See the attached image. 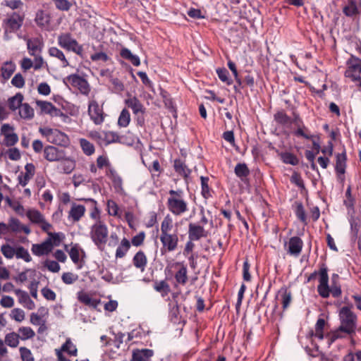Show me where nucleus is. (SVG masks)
Wrapping results in <instances>:
<instances>
[{
	"label": "nucleus",
	"instance_id": "1",
	"mask_svg": "<svg viewBox=\"0 0 361 361\" xmlns=\"http://www.w3.org/2000/svg\"><path fill=\"white\" fill-rule=\"evenodd\" d=\"M319 281L317 292L323 298H328L330 294L334 298H338L342 293L341 287L339 283H331L329 285L328 268L325 264L320 266L319 270Z\"/></svg>",
	"mask_w": 361,
	"mask_h": 361
},
{
	"label": "nucleus",
	"instance_id": "2",
	"mask_svg": "<svg viewBox=\"0 0 361 361\" xmlns=\"http://www.w3.org/2000/svg\"><path fill=\"white\" fill-rule=\"evenodd\" d=\"M338 318L340 321V330L349 336L355 334L357 329V315L348 306H344L339 310Z\"/></svg>",
	"mask_w": 361,
	"mask_h": 361
},
{
	"label": "nucleus",
	"instance_id": "3",
	"mask_svg": "<svg viewBox=\"0 0 361 361\" xmlns=\"http://www.w3.org/2000/svg\"><path fill=\"white\" fill-rule=\"evenodd\" d=\"M109 231L107 226L102 221H98L90 228V236L97 247L102 250L108 240Z\"/></svg>",
	"mask_w": 361,
	"mask_h": 361
},
{
	"label": "nucleus",
	"instance_id": "4",
	"mask_svg": "<svg viewBox=\"0 0 361 361\" xmlns=\"http://www.w3.org/2000/svg\"><path fill=\"white\" fill-rule=\"evenodd\" d=\"M39 131L50 143L66 147L70 142L68 135L58 129L45 127L39 128Z\"/></svg>",
	"mask_w": 361,
	"mask_h": 361
},
{
	"label": "nucleus",
	"instance_id": "5",
	"mask_svg": "<svg viewBox=\"0 0 361 361\" xmlns=\"http://www.w3.org/2000/svg\"><path fill=\"white\" fill-rule=\"evenodd\" d=\"M346 64L347 69L344 73L345 77L350 78L353 82H357V86L361 90V59L352 55L347 61Z\"/></svg>",
	"mask_w": 361,
	"mask_h": 361
},
{
	"label": "nucleus",
	"instance_id": "6",
	"mask_svg": "<svg viewBox=\"0 0 361 361\" xmlns=\"http://www.w3.org/2000/svg\"><path fill=\"white\" fill-rule=\"evenodd\" d=\"M160 241L162 244V247L161 248V255H164L167 252H173L174 251L177 247L178 243V237L177 233H168V234H161L160 235Z\"/></svg>",
	"mask_w": 361,
	"mask_h": 361
},
{
	"label": "nucleus",
	"instance_id": "7",
	"mask_svg": "<svg viewBox=\"0 0 361 361\" xmlns=\"http://www.w3.org/2000/svg\"><path fill=\"white\" fill-rule=\"evenodd\" d=\"M69 82L73 87L78 88L83 94H88L90 87L87 81L77 74H71L63 79V83L68 85Z\"/></svg>",
	"mask_w": 361,
	"mask_h": 361
},
{
	"label": "nucleus",
	"instance_id": "8",
	"mask_svg": "<svg viewBox=\"0 0 361 361\" xmlns=\"http://www.w3.org/2000/svg\"><path fill=\"white\" fill-rule=\"evenodd\" d=\"M173 267H180L179 269L175 274V279L176 282L179 284L185 285L188 281V270L186 266L183 264V262H176L173 264H168L164 269L165 274H171V268Z\"/></svg>",
	"mask_w": 361,
	"mask_h": 361
},
{
	"label": "nucleus",
	"instance_id": "9",
	"mask_svg": "<svg viewBox=\"0 0 361 361\" xmlns=\"http://www.w3.org/2000/svg\"><path fill=\"white\" fill-rule=\"evenodd\" d=\"M88 114L95 125H100L104 121L105 114L102 106L96 100H91L88 104Z\"/></svg>",
	"mask_w": 361,
	"mask_h": 361
},
{
	"label": "nucleus",
	"instance_id": "10",
	"mask_svg": "<svg viewBox=\"0 0 361 361\" xmlns=\"http://www.w3.org/2000/svg\"><path fill=\"white\" fill-rule=\"evenodd\" d=\"M166 204L168 209L176 216H179L188 210L187 203L181 197H169Z\"/></svg>",
	"mask_w": 361,
	"mask_h": 361
},
{
	"label": "nucleus",
	"instance_id": "11",
	"mask_svg": "<svg viewBox=\"0 0 361 361\" xmlns=\"http://www.w3.org/2000/svg\"><path fill=\"white\" fill-rule=\"evenodd\" d=\"M24 15L13 12L9 18L4 20L7 30L10 32H16L22 27L24 21Z\"/></svg>",
	"mask_w": 361,
	"mask_h": 361
},
{
	"label": "nucleus",
	"instance_id": "12",
	"mask_svg": "<svg viewBox=\"0 0 361 361\" xmlns=\"http://www.w3.org/2000/svg\"><path fill=\"white\" fill-rule=\"evenodd\" d=\"M44 157L49 161H59L65 159V152L52 145L44 148Z\"/></svg>",
	"mask_w": 361,
	"mask_h": 361
},
{
	"label": "nucleus",
	"instance_id": "13",
	"mask_svg": "<svg viewBox=\"0 0 361 361\" xmlns=\"http://www.w3.org/2000/svg\"><path fill=\"white\" fill-rule=\"evenodd\" d=\"M188 233L189 240L198 241L202 238H206L208 235V231L204 229L203 226L190 223Z\"/></svg>",
	"mask_w": 361,
	"mask_h": 361
},
{
	"label": "nucleus",
	"instance_id": "14",
	"mask_svg": "<svg viewBox=\"0 0 361 361\" xmlns=\"http://www.w3.org/2000/svg\"><path fill=\"white\" fill-rule=\"evenodd\" d=\"M303 247V241L298 236H293L288 243V254L294 257H298Z\"/></svg>",
	"mask_w": 361,
	"mask_h": 361
},
{
	"label": "nucleus",
	"instance_id": "15",
	"mask_svg": "<svg viewBox=\"0 0 361 361\" xmlns=\"http://www.w3.org/2000/svg\"><path fill=\"white\" fill-rule=\"evenodd\" d=\"M53 248L51 240L47 239L40 244H33L32 245V252L36 256H42L49 253Z\"/></svg>",
	"mask_w": 361,
	"mask_h": 361
},
{
	"label": "nucleus",
	"instance_id": "16",
	"mask_svg": "<svg viewBox=\"0 0 361 361\" xmlns=\"http://www.w3.org/2000/svg\"><path fill=\"white\" fill-rule=\"evenodd\" d=\"M35 22L39 27L47 28L51 24L50 13L42 9L38 10L35 14Z\"/></svg>",
	"mask_w": 361,
	"mask_h": 361
},
{
	"label": "nucleus",
	"instance_id": "17",
	"mask_svg": "<svg viewBox=\"0 0 361 361\" xmlns=\"http://www.w3.org/2000/svg\"><path fill=\"white\" fill-rule=\"evenodd\" d=\"M292 123H293L298 127V128L294 132L295 135L298 137H302L307 140H310L312 138V135H310L305 132L304 130H307V129L303 125V121L300 118L299 114L293 113V118H292Z\"/></svg>",
	"mask_w": 361,
	"mask_h": 361
},
{
	"label": "nucleus",
	"instance_id": "18",
	"mask_svg": "<svg viewBox=\"0 0 361 361\" xmlns=\"http://www.w3.org/2000/svg\"><path fill=\"white\" fill-rule=\"evenodd\" d=\"M346 161H347V155L345 152V149L343 150L342 153H338L336 156V166L335 171L339 178L343 180L344 177H341L345 172L346 168Z\"/></svg>",
	"mask_w": 361,
	"mask_h": 361
},
{
	"label": "nucleus",
	"instance_id": "19",
	"mask_svg": "<svg viewBox=\"0 0 361 361\" xmlns=\"http://www.w3.org/2000/svg\"><path fill=\"white\" fill-rule=\"evenodd\" d=\"M77 42V40L72 37L71 33H62L58 37L59 45L67 51H71Z\"/></svg>",
	"mask_w": 361,
	"mask_h": 361
},
{
	"label": "nucleus",
	"instance_id": "20",
	"mask_svg": "<svg viewBox=\"0 0 361 361\" xmlns=\"http://www.w3.org/2000/svg\"><path fill=\"white\" fill-rule=\"evenodd\" d=\"M25 173L21 172L18 176V183L23 187H25L33 177L35 168L33 164L27 163L25 166Z\"/></svg>",
	"mask_w": 361,
	"mask_h": 361
},
{
	"label": "nucleus",
	"instance_id": "21",
	"mask_svg": "<svg viewBox=\"0 0 361 361\" xmlns=\"http://www.w3.org/2000/svg\"><path fill=\"white\" fill-rule=\"evenodd\" d=\"M125 104L132 109L135 115L138 114H144L145 113V108L136 97H130L125 99Z\"/></svg>",
	"mask_w": 361,
	"mask_h": 361
},
{
	"label": "nucleus",
	"instance_id": "22",
	"mask_svg": "<svg viewBox=\"0 0 361 361\" xmlns=\"http://www.w3.org/2000/svg\"><path fill=\"white\" fill-rule=\"evenodd\" d=\"M154 355V351L151 349H136L133 351L131 361H149Z\"/></svg>",
	"mask_w": 361,
	"mask_h": 361
},
{
	"label": "nucleus",
	"instance_id": "23",
	"mask_svg": "<svg viewBox=\"0 0 361 361\" xmlns=\"http://www.w3.org/2000/svg\"><path fill=\"white\" fill-rule=\"evenodd\" d=\"M85 213V207L84 205L73 203L68 212V219H71L73 222H77L80 220Z\"/></svg>",
	"mask_w": 361,
	"mask_h": 361
},
{
	"label": "nucleus",
	"instance_id": "24",
	"mask_svg": "<svg viewBox=\"0 0 361 361\" xmlns=\"http://www.w3.org/2000/svg\"><path fill=\"white\" fill-rule=\"evenodd\" d=\"M77 298L80 302L92 308L96 309L100 302L99 300L91 298L87 293L80 290L77 293Z\"/></svg>",
	"mask_w": 361,
	"mask_h": 361
},
{
	"label": "nucleus",
	"instance_id": "25",
	"mask_svg": "<svg viewBox=\"0 0 361 361\" xmlns=\"http://www.w3.org/2000/svg\"><path fill=\"white\" fill-rule=\"evenodd\" d=\"M43 46V42L38 37L29 39L27 41L28 52L31 56H35L37 52L40 53Z\"/></svg>",
	"mask_w": 361,
	"mask_h": 361
},
{
	"label": "nucleus",
	"instance_id": "26",
	"mask_svg": "<svg viewBox=\"0 0 361 361\" xmlns=\"http://www.w3.org/2000/svg\"><path fill=\"white\" fill-rule=\"evenodd\" d=\"M173 168L178 175L185 178H188L191 173V170L188 169L185 162L180 159H176L174 160Z\"/></svg>",
	"mask_w": 361,
	"mask_h": 361
},
{
	"label": "nucleus",
	"instance_id": "27",
	"mask_svg": "<svg viewBox=\"0 0 361 361\" xmlns=\"http://www.w3.org/2000/svg\"><path fill=\"white\" fill-rule=\"evenodd\" d=\"M234 173L241 181L248 182L247 177L250 175V169L245 163H238L234 169Z\"/></svg>",
	"mask_w": 361,
	"mask_h": 361
},
{
	"label": "nucleus",
	"instance_id": "28",
	"mask_svg": "<svg viewBox=\"0 0 361 361\" xmlns=\"http://www.w3.org/2000/svg\"><path fill=\"white\" fill-rule=\"evenodd\" d=\"M133 264L136 268L140 269L141 271H144L147 264V259L142 250L135 253L133 258Z\"/></svg>",
	"mask_w": 361,
	"mask_h": 361
},
{
	"label": "nucleus",
	"instance_id": "29",
	"mask_svg": "<svg viewBox=\"0 0 361 361\" xmlns=\"http://www.w3.org/2000/svg\"><path fill=\"white\" fill-rule=\"evenodd\" d=\"M16 293L18 296L19 302L24 304L26 308L33 310L35 307V302L31 300L26 291L18 289L16 290Z\"/></svg>",
	"mask_w": 361,
	"mask_h": 361
},
{
	"label": "nucleus",
	"instance_id": "30",
	"mask_svg": "<svg viewBox=\"0 0 361 361\" xmlns=\"http://www.w3.org/2000/svg\"><path fill=\"white\" fill-rule=\"evenodd\" d=\"M350 225V238L352 240L357 238L359 231L361 228V219L359 217L351 216L349 219Z\"/></svg>",
	"mask_w": 361,
	"mask_h": 361
},
{
	"label": "nucleus",
	"instance_id": "31",
	"mask_svg": "<svg viewBox=\"0 0 361 361\" xmlns=\"http://www.w3.org/2000/svg\"><path fill=\"white\" fill-rule=\"evenodd\" d=\"M279 295L281 297L283 310H286L289 307L292 301L291 291L286 287H282L279 290Z\"/></svg>",
	"mask_w": 361,
	"mask_h": 361
},
{
	"label": "nucleus",
	"instance_id": "32",
	"mask_svg": "<svg viewBox=\"0 0 361 361\" xmlns=\"http://www.w3.org/2000/svg\"><path fill=\"white\" fill-rule=\"evenodd\" d=\"M121 56L130 61L133 66H138L140 64V59L137 55L133 54L130 49L123 47L120 51Z\"/></svg>",
	"mask_w": 361,
	"mask_h": 361
},
{
	"label": "nucleus",
	"instance_id": "33",
	"mask_svg": "<svg viewBox=\"0 0 361 361\" xmlns=\"http://www.w3.org/2000/svg\"><path fill=\"white\" fill-rule=\"evenodd\" d=\"M130 248V242L127 238H123L116 250V258L118 259L124 257Z\"/></svg>",
	"mask_w": 361,
	"mask_h": 361
},
{
	"label": "nucleus",
	"instance_id": "34",
	"mask_svg": "<svg viewBox=\"0 0 361 361\" xmlns=\"http://www.w3.org/2000/svg\"><path fill=\"white\" fill-rule=\"evenodd\" d=\"M16 70V65L12 61H6L1 68V76L5 80H8Z\"/></svg>",
	"mask_w": 361,
	"mask_h": 361
},
{
	"label": "nucleus",
	"instance_id": "35",
	"mask_svg": "<svg viewBox=\"0 0 361 361\" xmlns=\"http://www.w3.org/2000/svg\"><path fill=\"white\" fill-rule=\"evenodd\" d=\"M279 157L283 163L296 166L299 164V159L294 154L289 152H282L279 154Z\"/></svg>",
	"mask_w": 361,
	"mask_h": 361
},
{
	"label": "nucleus",
	"instance_id": "36",
	"mask_svg": "<svg viewBox=\"0 0 361 361\" xmlns=\"http://www.w3.org/2000/svg\"><path fill=\"white\" fill-rule=\"evenodd\" d=\"M23 95L20 93H16L13 97H10L8 99V105L11 111H16L23 104Z\"/></svg>",
	"mask_w": 361,
	"mask_h": 361
},
{
	"label": "nucleus",
	"instance_id": "37",
	"mask_svg": "<svg viewBox=\"0 0 361 361\" xmlns=\"http://www.w3.org/2000/svg\"><path fill=\"white\" fill-rule=\"evenodd\" d=\"M26 216L32 223L36 224H39L44 219V215L39 210L35 209H28Z\"/></svg>",
	"mask_w": 361,
	"mask_h": 361
},
{
	"label": "nucleus",
	"instance_id": "38",
	"mask_svg": "<svg viewBox=\"0 0 361 361\" xmlns=\"http://www.w3.org/2000/svg\"><path fill=\"white\" fill-rule=\"evenodd\" d=\"M48 52H49V54L51 56L57 58L61 61H62V63H63L62 66L63 67H67V66H69V62L66 59V56H65L64 54L63 53L62 51L59 49L57 47H50L49 49Z\"/></svg>",
	"mask_w": 361,
	"mask_h": 361
},
{
	"label": "nucleus",
	"instance_id": "39",
	"mask_svg": "<svg viewBox=\"0 0 361 361\" xmlns=\"http://www.w3.org/2000/svg\"><path fill=\"white\" fill-rule=\"evenodd\" d=\"M19 115L22 118L31 119L34 117V110L27 103H23L19 107Z\"/></svg>",
	"mask_w": 361,
	"mask_h": 361
},
{
	"label": "nucleus",
	"instance_id": "40",
	"mask_svg": "<svg viewBox=\"0 0 361 361\" xmlns=\"http://www.w3.org/2000/svg\"><path fill=\"white\" fill-rule=\"evenodd\" d=\"M201 195L202 197L207 200L212 197L211 189L209 186V178L207 176H201Z\"/></svg>",
	"mask_w": 361,
	"mask_h": 361
},
{
	"label": "nucleus",
	"instance_id": "41",
	"mask_svg": "<svg viewBox=\"0 0 361 361\" xmlns=\"http://www.w3.org/2000/svg\"><path fill=\"white\" fill-rule=\"evenodd\" d=\"M274 117V121L279 125L285 126L289 124H292V118L283 111L276 112Z\"/></svg>",
	"mask_w": 361,
	"mask_h": 361
},
{
	"label": "nucleus",
	"instance_id": "42",
	"mask_svg": "<svg viewBox=\"0 0 361 361\" xmlns=\"http://www.w3.org/2000/svg\"><path fill=\"white\" fill-rule=\"evenodd\" d=\"M343 13L348 17H353L359 13L356 1L350 0L348 4L343 8Z\"/></svg>",
	"mask_w": 361,
	"mask_h": 361
},
{
	"label": "nucleus",
	"instance_id": "43",
	"mask_svg": "<svg viewBox=\"0 0 361 361\" xmlns=\"http://www.w3.org/2000/svg\"><path fill=\"white\" fill-rule=\"evenodd\" d=\"M216 72L221 81L226 83L227 85L233 84V81L232 78L229 77V72L226 68H218Z\"/></svg>",
	"mask_w": 361,
	"mask_h": 361
},
{
	"label": "nucleus",
	"instance_id": "44",
	"mask_svg": "<svg viewBox=\"0 0 361 361\" xmlns=\"http://www.w3.org/2000/svg\"><path fill=\"white\" fill-rule=\"evenodd\" d=\"M79 142L85 154L90 156L94 153V146L90 141L85 138H80Z\"/></svg>",
	"mask_w": 361,
	"mask_h": 361
},
{
	"label": "nucleus",
	"instance_id": "45",
	"mask_svg": "<svg viewBox=\"0 0 361 361\" xmlns=\"http://www.w3.org/2000/svg\"><path fill=\"white\" fill-rule=\"evenodd\" d=\"M105 139L106 140L107 145L114 142L124 144V137L118 135L117 133L114 131H109L108 133H106Z\"/></svg>",
	"mask_w": 361,
	"mask_h": 361
},
{
	"label": "nucleus",
	"instance_id": "46",
	"mask_svg": "<svg viewBox=\"0 0 361 361\" xmlns=\"http://www.w3.org/2000/svg\"><path fill=\"white\" fill-rule=\"evenodd\" d=\"M130 121V114L128 109H123L118 117V125L120 127L126 128L127 127Z\"/></svg>",
	"mask_w": 361,
	"mask_h": 361
},
{
	"label": "nucleus",
	"instance_id": "47",
	"mask_svg": "<svg viewBox=\"0 0 361 361\" xmlns=\"http://www.w3.org/2000/svg\"><path fill=\"white\" fill-rule=\"evenodd\" d=\"M173 228V219L169 214H167L161 224V234H168Z\"/></svg>",
	"mask_w": 361,
	"mask_h": 361
},
{
	"label": "nucleus",
	"instance_id": "48",
	"mask_svg": "<svg viewBox=\"0 0 361 361\" xmlns=\"http://www.w3.org/2000/svg\"><path fill=\"white\" fill-rule=\"evenodd\" d=\"M16 257L17 259H22L26 262H30L32 260L28 250L21 245L16 247Z\"/></svg>",
	"mask_w": 361,
	"mask_h": 361
},
{
	"label": "nucleus",
	"instance_id": "49",
	"mask_svg": "<svg viewBox=\"0 0 361 361\" xmlns=\"http://www.w3.org/2000/svg\"><path fill=\"white\" fill-rule=\"evenodd\" d=\"M20 336L15 332L7 334L5 336V343L11 348H16L19 343Z\"/></svg>",
	"mask_w": 361,
	"mask_h": 361
},
{
	"label": "nucleus",
	"instance_id": "50",
	"mask_svg": "<svg viewBox=\"0 0 361 361\" xmlns=\"http://www.w3.org/2000/svg\"><path fill=\"white\" fill-rule=\"evenodd\" d=\"M110 171H111V174L113 175L112 183H113V185L115 189V191L118 193L122 192L123 191V180H122L121 177L120 176H118V174H116V172L114 170H111Z\"/></svg>",
	"mask_w": 361,
	"mask_h": 361
},
{
	"label": "nucleus",
	"instance_id": "51",
	"mask_svg": "<svg viewBox=\"0 0 361 361\" xmlns=\"http://www.w3.org/2000/svg\"><path fill=\"white\" fill-rule=\"evenodd\" d=\"M37 105L40 108L41 112L47 114H52L54 104L49 102L37 100Z\"/></svg>",
	"mask_w": 361,
	"mask_h": 361
},
{
	"label": "nucleus",
	"instance_id": "52",
	"mask_svg": "<svg viewBox=\"0 0 361 361\" xmlns=\"http://www.w3.org/2000/svg\"><path fill=\"white\" fill-rule=\"evenodd\" d=\"M344 334H345L344 333L343 331L340 330V326H339L336 330L332 331L330 335L327 336L329 346H330L337 339L345 338V336Z\"/></svg>",
	"mask_w": 361,
	"mask_h": 361
},
{
	"label": "nucleus",
	"instance_id": "53",
	"mask_svg": "<svg viewBox=\"0 0 361 361\" xmlns=\"http://www.w3.org/2000/svg\"><path fill=\"white\" fill-rule=\"evenodd\" d=\"M1 252L6 259H12L16 256V247L9 244H4L1 247Z\"/></svg>",
	"mask_w": 361,
	"mask_h": 361
},
{
	"label": "nucleus",
	"instance_id": "54",
	"mask_svg": "<svg viewBox=\"0 0 361 361\" xmlns=\"http://www.w3.org/2000/svg\"><path fill=\"white\" fill-rule=\"evenodd\" d=\"M154 288L157 292L162 293V295H167L170 292V286L165 281H156Z\"/></svg>",
	"mask_w": 361,
	"mask_h": 361
},
{
	"label": "nucleus",
	"instance_id": "55",
	"mask_svg": "<svg viewBox=\"0 0 361 361\" xmlns=\"http://www.w3.org/2000/svg\"><path fill=\"white\" fill-rule=\"evenodd\" d=\"M295 204H296V208L295 210V214L297 218L300 221L306 224V220H307L306 213H305L302 203L300 202H296Z\"/></svg>",
	"mask_w": 361,
	"mask_h": 361
},
{
	"label": "nucleus",
	"instance_id": "56",
	"mask_svg": "<svg viewBox=\"0 0 361 361\" xmlns=\"http://www.w3.org/2000/svg\"><path fill=\"white\" fill-rule=\"evenodd\" d=\"M290 180L291 183L295 184L301 190L305 189L304 181L298 172L294 171L290 176Z\"/></svg>",
	"mask_w": 361,
	"mask_h": 361
},
{
	"label": "nucleus",
	"instance_id": "57",
	"mask_svg": "<svg viewBox=\"0 0 361 361\" xmlns=\"http://www.w3.org/2000/svg\"><path fill=\"white\" fill-rule=\"evenodd\" d=\"M18 331L21 334L20 338L23 341L32 338L35 335V331L32 329V328L28 326L20 327L19 328Z\"/></svg>",
	"mask_w": 361,
	"mask_h": 361
},
{
	"label": "nucleus",
	"instance_id": "58",
	"mask_svg": "<svg viewBox=\"0 0 361 361\" xmlns=\"http://www.w3.org/2000/svg\"><path fill=\"white\" fill-rule=\"evenodd\" d=\"M18 141V136L16 133H11L6 134L4 137V143L7 147H12L15 145Z\"/></svg>",
	"mask_w": 361,
	"mask_h": 361
},
{
	"label": "nucleus",
	"instance_id": "59",
	"mask_svg": "<svg viewBox=\"0 0 361 361\" xmlns=\"http://www.w3.org/2000/svg\"><path fill=\"white\" fill-rule=\"evenodd\" d=\"M78 279V276L72 272H65L61 276L62 281L67 285H70L76 281Z\"/></svg>",
	"mask_w": 361,
	"mask_h": 361
},
{
	"label": "nucleus",
	"instance_id": "60",
	"mask_svg": "<svg viewBox=\"0 0 361 361\" xmlns=\"http://www.w3.org/2000/svg\"><path fill=\"white\" fill-rule=\"evenodd\" d=\"M62 350L67 352L70 355H77V348L70 340H67L62 345Z\"/></svg>",
	"mask_w": 361,
	"mask_h": 361
},
{
	"label": "nucleus",
	"instance_id": "61",
	"mask_svg": "<svg viewBox=\"0 0 361 361\" xmlns=\"http://www.w3.org/2000/svg\"><path fill=\"white\" fill-rule=\"evenodd\" d=\"M62 350L67 352L70 355H77V348L70 340H67L62 345Z\"/></svg>",
	"mask_w": 361,
	"mask_h": 361
},
{
	"label": "nucleus",
	"instance_id": "62",
	"mask_svg": "<svg viewBox=\"0 0 361 361\" xmlns=\"http://www.w3.org/2000/svg\"><path fill=\"white\" fill-rule=\"evenodd\" d=\"M20 357L23 361H35L31 350L26 347H20L19 348Z\"/></svg>",
	"mask_w": 361,
	"mask_h": 361
},
{
	"label": "nucleus",
	"instance_id": "63",
	"mask_svg": "<svg viewBox=\"0 0 361 361\" xmlns=\"http://www.w3.org/2000/svg\"><path fill=\"white\" fill-rule=\"evenodd\" d=\"M52 1L54 2L56 8H58L60 11H67L71 8V7L72 6L71 3L68 0H52Z\"/></svg>",
	"mask_w": 361,
	"mask_h": 361
},
{
	"label": "nucleus",
	"instance_id": "64",
	"mask_svg": "<svg viewBox=\"0 0 361 361\" xmlns=\"http://www.w3.org/2000/svg\"><path fill=\"white\" fill-rule=\"evenodd\" d=\"M25 82V79L22 74L20 73H16L11 80V84L17 88L23 87Z\"/></svg>",
	"mask_w": 361,
	"mask_h": 361
}]
</instances>
